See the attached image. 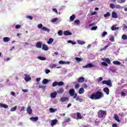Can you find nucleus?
Returning <instances> with one entry per match:
<instances>
[{
	"label": "nucleus",
	"mask_w": 127,
	"mask_h": 127,
	"mask_svg": "<svg viewBox=\"0 0 127 127\" xmlns=\"http://www.w3.org/2000/svg\"><path fill=\"white\" fill-rule=\"evenodd\" d=\"M102 97H104L103 93L100 91H97L92 94L89 98L91 100H95L96 101L102 99Z\"/></svg>",
	"instance_id": "1"
},
{
	"label": "nucleus",
	"mask_w": 127,
	"mask_h": 127,
	"mask_svg": "<svg viewBox=\"0 0 127 127\" xmlns=\"http://www.w3.org/2000/svg\"><path fill=\"white\" fill-rule=\"evenodd\" d=\"M107 116V111L104 110H99L98 112V116L99 119H103Z\"/></svg>",
	"instance_id": "2"
},
{
	"label": "nucleus",
	"mask_w": 127,
	"mask_h": 127,
	"mask_svg": "<svg viewBox=\"0 0 127 127\" xmlns=\"http://www.w3.org/2000/svg\"><path fill=\"white\" fill-rule=\"evenodd\" d=\"M69 94L71 97H73V99H76V97H77V93H75V90L74 89H71L69 90Z\"/></svg>",
	"instance_id": "3"
},
{
	"label": "nucleus",
	"mask_w": 127,
	"mask_h": 127,
	"mask_svg": "<svg viewBox=\"0 0 127 127\" xmlns=\"http://www.w3.org/2000/svg\"><path fill=\"white\" fill-rule=\"evenodd\" d=\"M102 83L103 85H107V86H109L110 87H112V81L111 80H103L102 81Z\"/></svg>",
	"instance_id": "4"
},
{
	"label": "nucleus",
	"mask_w": 127,
	"mask_h": 127,
	"mask_svg": "<svg viewBox=\"0 0 127 127\" xmlns=\"http://www.w3.org/2000/svg\"><path fill=\"white\" fill-rule=\"evenodd\" d=\"M25 77L24 80L26 82H29V81H30L31 80V77L27 74H24Z\"/></svg>",
	"instance_id": "5"
},
{
	"label": "nucleus",
	"mask_w": 127,
	"mask_h": 127,
	"mask_svg": "<svg viewBox=\"0 0 127 127\" xmlns=\"http://www.w3.org/2000/svg\"><path fill=\"white\" fill-rule=\"evenodd\" d=\"M51 81V80H48L46 78H44L42 81V84H43V85H47V84H48V83Z\"/></svg>",
	"instance_id": "6"
},
{
	"label": "nucleus",
	"mask_w": 127,
	"mask_h": 127,
	"mask_svg": "<svg viewBox=\"0 0 127 127\" xmlns=\"http://www.w3.org/2000/svg\"><path fill=\"white\" fill-rule=\"evenodd\" d=\"M103 92H104L106 95H109V94H110V89L106 87L103 88Z\"/></svg>",
	"instance_id": "7"
},
{
	"label": "nucleus",
	"mask_w": 127,
	"mask_h": 127,
	"mask_svg": "<svg viewBox=\"0 0 127 127\" xmlns=\"http://www.w3.org/2000/svg\"><path fill=\"white\" fill-rule=\"evenodd\" d=\"M61 102L64 103V102H67L69 101V98L68 97H61L60 98Z\"/></svg>",
	"instance_id": "8"
},
{
	"label": "nucleus",
	"mask_w": 127,
	"mask_h": 127,
	"mask_svg": "<svg viewBox=\"0 0 127 127\" xmlns=\"http://www.w3.org/2000/svg\"><path fill=\"white\" fill-rule=\"evenodd\" d=\"M102 61L106 62L107 64H111V60L108 58L102 59Z\"/></svg>",
	"instance_id": "9"
},
{
	"label": "nucleus",
	"mask_w": 127,
	"mask_h": 127,
	"mask_svg": "<svg viewBox=\"0 0 127 127\" xmlns=\"http://www.w3.org/2000/svg\"><path fill=\"white\" fill-rule=\"evenodd\" d=\"M112 17L113 18H118L119 17V16H118V14H117V12L115 11H113L112 13Z\"/></svg>",
	"instance_id": "10"
},
{
	"label": "nucleus",
	"mask_w": 127,
	"mask_h": 127,
	"mask_svg": "<svg viewBox=\"0 0 127 127\" xmlns=\"http://www.w3.org/2000/svg\"><path fill=\"white\" fill-rule=\"evenodd\" d=\"M77 82L78 83H83L85 82V78L83 77H80L78 78Z\"/></svg>",
	"instance_id": "11"
},
{
	"label": "nucleus",
	"mask_w": 127,
	"mask_h": 127,
	"mask_svg": "<svg viewBox=\"0 0 127 127\" xmlns=\"http://www.w3.org/2000/svg\"><path fill=\"white\" fill-rule=\"evenodd\" d=\"M57 93H58V94H63V93H64V88H63V87L60 88L57 90Z\"/></svg>",
	"instance_id": "12"
},
{
	"label": "nucleus",
	"mask_w": 127,
	"mask_h": 127,
	"mask_svg": "<svg viewBox=\"0 0 127 127\" xmlns=\"http://www.w3.org/2000/svg\"><path fill=\"white\" fill-rule=\"evenodd\" d=\"M42 49L43 50H45V51H47V50H48V49H49L48 46H47V45H46V44H43L42 45Z\"/></svg>",
	"instance_id": "13"
},
{
	"label": "nucleus",
	"mask_w": 127,
	"mask_h": 127,
	"mask_svg": "<svg viewBox=\"0 0 127 127\" xmlns=\"http://www.w3.org/2000/svg\"><path fill=\"white\" fill-rule=\"evenodd\" d=\"M57 123H58V121L57 120H56V119L52 120L51 126L52 127H53V126H55V125H56Z\"/></svg>",
	"instance_id": "14"
},
{
	"label": "nucleus",
	"mask_w": 127,
	"mask_h": 127,
	"mask_svg": "<svg viewBox=\"0 0 127 127\" xmlns=\"http://www.w3.org/2000/svg\"><path fill=\"white\" fill-rule=\"evenodd\" d=\"M36 47L37 48H41L42 47V43L40 42H39L36 44Z\"/></svg>",
	"instance_id": "15"
},
{
	"label": "nucleus",
	"mask_w": 127,
	"mask_h": 127,
	"mask_svg": "<svg viewBox=\"0 0 127 127\" xmlns=\"http://www.w3.org/2000/svg\"><path fill=\"white\" fill-rule=\"evenodd\" d=\"M27 112L29 115H31V114H32V109H31L30 106L27 107Z\"/></svg>",
	"instance_id": "16"
},
{
	"label": "nucleus",
	"mask_w": 127,
	"mask_h": 127,
	"mask_svg": "<svg viewBox=\"0 0 127 127\" xmlns=\"http://www.w3.org/2000/svg\"><path fill=\"white\" fill-rule=\"evenodd\" d=\"M64 35H65V36H67L68 35H72V33H71L70 31H64Z\"/></svg>",
	"instance_id": "17"
},
{
	"label": "nucleus",
	"mask_w": 127,
	"mask_h": 127,
	"mask_svg": "<svg viewBox=\"0 0 127 127\" xmlns=\"http://www.w3.org/2000/svg\"><path fill=\"white\" fill-rule=\"evenodd\" d=\"M93 67H94L93 64L90 63L84 66L83 68H92Z\"/></svg>",
	"instance_id": "18"
},
{
	"label": "nucleus",
	"mask_w": 127,
	"mask_h": 127,
	"mask_svg": "<svg viewBox=\"0 0 127 127\" xmlns=\"http://www.w3.org/2000/svg\"><path fill=\"white\" fill-rule=\"evenodd\" d=\"M57 95V92H56L51 93V97L53 99H55V98H56Z\"/></svg>",
	"instance_id": "19"
},
{
	"label": "nucleus",
	"mask_w": 127,
	"mask_h": 127,
	"mask_svg": "<svg viewBox=\"0 0 127 127\" xmlns=\"http://www.w3.org/2000/svg\"><path fill=\"white\" fill-rule=\"evenodd\" d=\"M76 117H77V120H81L83 117H82V115L80 114V113L77 112L76 113Z\"/></svg>",
	"instance_id": "20"
},
{
	"label": "nucleus",
	"mask_w": 127,
	"mask_h": 127,
	"mask_svg": "<svg viewBox=\"0 0 127 127\" xmlns=\"http://www.w3.org/2000/svg\"><path fill=\"white\" fill-rule=\"evenodd\" d=\"M75 98V100L77 102H79V103H82V102H83V99L80 98V96H76Z\"/></svg>",
	"instance_id": "21"
},
{
	"label": "nucleus",
	"mask_w": 127,
	"mask_h": 127,
	"mask_svg": "<svg viewBox=\"0 0 127 127\" xmlns=\"http://www.w3.org/2000/svg\"><path fill=\"white\" fill-rule=\"evenodd\" d=\"M114 119L116 122H118V123H121V120L119 119V116H118V115L116 114L115 115Z\"/></svg>",
	"instance_id": "22"
},
{
	"label": "nucleus",
	"mask_w": 127,
	"mask_h": 127,
	"mask_svg": "<svg viewBox=\"0 0 127 127\" xmlns=\"http://www.w3.org/2000/svg\"><path fill=\"white\" fill-rule=\"evenodd\" d=\"M42 30H44V31H47L48 32H50V29L46 27H43L42 28Z\"/></svg>",
	"instance_id": "23"
},
{
	"label": "nucleus",
	"mask_w": 127,
	"mask_h": 127,
	"mask_svg": "<svg viewBox=\"0 0 127 127\" xmlns=\"http://www.w3.org/2000/svg\"><path fill=\"white\" fill-rule=\"evenodd\" d=\"M84 88L81 87L80 88V89L79 90L78 94L79 95H82V94H84Z\"/></svg>",
	"instance_id": "24"
},
{
	"label": "nucleus",
	"mask_w": 127,
	"mask_h": 127,
	"mask_svg": "<svg viewBox=\"0 0 127 127\" xmlns=\"http://www.w3.org/2000/svg\"><path fill=\"white\" fill-rule=\"evenodd\" d=\"M0 107H1V108H4V109H7V108H8V106L4 104H0Z\"/></svg>",
	"instance_id": "25"
},
{
	"label": "nucleus",
	"mask_w": 127,
	"mask_h": 127,
	"mask_svg": "<svg viewBox=\"0 0 127 127\" xmlns=\"http://www.w3.org/2000/svg\"><path fill=\"white\" fill-rule=\"evenodd\" d=\"M38 59H39V60H41L42 61H44L46 60V58L43 57L42 56H39L38 57Z\"/></svg>",
	"instance_id": "26"
},
{
	"label": "nucleus",
	"mask_w": 127,
	"mask_h": 127,
	"mask_svg": "<svg viewBox=\"0 0 127 127\" xmlns=\"http://www.w3.org/2000/svg\"><path fill=\"white\" fill-rule=\"evenodd\" d=\"M30 120L31 121H34V122H37V121H38V117H31Z\"/></svg>",
	"instance_id": "27"
},
{
	"label": "nucleus",
	"mask_w": 127,
	"mask_h": 127,
	"mask_svg": "<svg viewBox=\"0 0 127 127\" xmlns=\"http://www.w3.org/2000/svg\"><path fill=\"white\" fill-rule=\"evenodd\" d=\"M17 109V106H15L14 107L11 108L10 109V112H15L16 111V109Z\"/></svg>",
	"instance_id": "28"
},
{
	"label": "nucleus",
	"mask_w": 127,
	"mask_h": 127,
	"mask_svg": "<svg viewBox=\"0 0 127 127\" xmlns=\"http://www.w3.org/2000/svg\"><path fill=\"white\" fill-rule=\"evenodd\" d=\"M3 40L4 42H8L9 41L10 39L9 37H4L3 39Z\"/></svg>",
	"instance_id": "29"
},
{
	"label": "nucleus",
	"mask_w": 127,
	"mask_h": 127,
	"mask_svg": "<svg viewBox=\"0 0 127 127\" xmlns=\"http://www.w3.org/2000/svg\"><path fill=\"white\" fill-rule=\"evenodd\" d=\"M53 41H54L53 38H51L49 39V41H48L47 43L48 44H51L53 42Z\"/></svg>",
	"instance_id": "30"
},
{
	"label": "nucleus",
	"mask_w": 127,
	"mask_h": 127,
	"mask_svg": "<svg viewBox=\"0 0 127 127\" xmlns=\"http://www.w3.org/2000/svg\"><path fill=\"white\" fill-rule=\"evenodd\" d=\"M113 63L114 65H121V62L119 61H114Z\"/></svg>",
	"instance_id": "31"
},
{
	"label": "nucleus",
	"mask_w": 127,
	"mask_h": 127,
	"mask_svg": "<svg viewBox=\"0 0 127 127\" xmlns=\"http://www.w3.org/2000/svg\"><path fill=\"white\" fill-rule=\"evenodd\" d=\"M75 17L76 16H75V15H72L70 17L69 19L71 21H74V19H75Z\"/></svg>",
	"instance_id": "32"
},
{
	"label": "nucleus",
	"mask_w": 127,
	"mask_h": 127,
	"mask_svg": "<svg viewBox=\"0 0 127 127\" xmlns=\"http://www.w3.org/2000/svg\"><path fill=\"white\" fill-rule=\"evenodd\" d=\"M104 17H109V16H111V13L109 12H107L106 14H104Z\"/></svg>",
	"instance_id": "33"
},
{
	"label": "nucleus",
	"mask_w": 127,
	"mask_h": 127,
	"mask_svg": "<svg viewBox=\"0 0 127 127\" xmlns=\"http://www.w3.org/2000/svg\"><path fill=\"white\" fill-rule=\"evenodd\" d=\"M109 40H110L111 42H115V37H114V36H111Z\"/></svg>",
	"instance_id": "34"
},
{
	"label": "nucleus",
	"mask_w": 127,
	"mask_h": 127,
	"mask_svg": "<svg viewBox=\"0 0 127 127\" xmlns=\"http://www.w3.org/2000/svg\"><path fill=\"white\" fill-rule=\"evenodd\" d=\"M58 34L59 35V36H62V35H63V31H62L61 30H60L58 32Z\"/></svg>",
	"instance_id": "35"
},
{
	"label": "nucleus",
	"mask_w": 127,
	"mask_h": 127,
	"mask_svg": "<svg viewBox=\"0 0 127 127\" xmlns=\"http://www.w3.org/2000/svg\"><path fill=\"white\" fill-rule=\"evenodd\" d=\"M77 43L78 44H80L81 45H83V44H85V42L83 41L78 40L77 41Z\"/></svg>",
	"instance_id": "36"
},
{
	"label": "nucleus",
	"mask_w": 127,
	"mask_h": 127,
	"mask_svg": "<svg viewBox=\"0 0 127 127\" xmlns=\"http://www.w3.org/2000/svg\"><path fill=\"white\" fill-rule=\"evenodd\" d=\"M122 39H123V40H127V35H125V34L123 35L122 36Z\"/></svg>",
	"instance_id": "37"
},
{
	"label": "nucleus",
	"mask_w": 127,
	"mask_h": 127,
	"mask_svg": "<svg viewBox=\"0 0 127 127\" xmlns=\"http://www.w3.org/2000/svg\"><path fill=\"white\" fill-rule=\"evenodd\" d=\"M75 60L76 61H78V62H81L83 61V60L81 58H78V57L75 58Z\"/></svg>",
	"instance_id": "38"
},
{
	"label": "nucleus",
	"mask_w": 127,
	"mask_h": 127,
	"mask_svg": "<svg viewBox=\"0 0 127 127\" xmlns=\"http://www.w3.org/2000/svg\"><path fill=\"white\" fill-rule=\"evenodd\" d=\"M110 7L112 9L116 8V5H115V4H114V3H111L110 4Z\"/></svg>",
	"instance_id": "39"
},
{
	"label": "nucleus",
	"mask_w": 127,
	"mask_h": 127,
	"mask_svg": "<svg viewBox=\"0 0 127 127\" xmlns=\"http://www.w3.org/2000/svg\"><path fill=\"white\" fill-rule=\"evenodd\" d=\"M67 43H71L72 45H75V44H76V42H73L71 40H68Z\"/></svg>",
	"instance_id": "40"
},
{
	"label": "nucleus",
	"mask_w": 127,
	"mask_h": 127,
	"mask_svg": "<svg viewBox=\"0 0 127 127\" xmlns=\"http://www.w3.org/2000/svg\"><path fill=\"white\" fill-rule=\"evenodd\" d=\"M50 112L51 113H55L56 112V109H54L52 108H50Z\"/></svg>",
	"instance_id": "41"
},
{
	"label": "nucleus",
	"mask_w": 127,
	"mask_h": 127,
	"mask_svg": "<svg viewBox=\"0 0 127 127\" xmlns=\"http://www.w3.org/2000/svg\"><path fill=\"white\" fill-rule=\"evenodd\" d=\"M64 82L62 81L58 82V86H63Z\"/></svg>",
	"instance_id": "42"
},
{
	"label": "nucleus",
	"mask_w": 127,
	"mask_h": 127,
	"mask_svg": "<svg viewBox=\"0 0 127 127\" xmlns=\"http://www.w3.org/2000/svg\"><path fill=\"white\" fill-rule=\"evenodd\" d=\"M101 65H102V66L107 67V66H108V64H107L106 62H103L101 63Z\"/></svg>",
	"instance_id": "43"
},
{
	"label": "nucleus",
	"mask_w": 127,
	"mask_h": 127,
	"mask_svg": "<svg viewBox=\"0 0 127 127\" xmlns=\"http://www.w3.org/2000/svg\"><path fill=\"white\" fill-rule=\"evenodd\" d=\"M56 86H58V82L55 81L53 83V87H56Z\"/></svg>",
	"instance_id": "44"
},
{
	"label": "nucleus",
	"mask_w": 127,
	"mask_h": 127,
	"mask_svg": "<svg viewBox=\"0 0 127 127\" xmlns=\"http://www.w3.org/2000/svg\"><path fill=\"white\" fill-rule=\"evenodd\" d=\"M90 15L91 16H93V15H97V12L96 11H94L93 12H92V11H91L90 12Z\"/></svg>",
	"instance_id": "45"
},
{
	"label": "nucleus",
	"mask_w": 127,
	"mask_h": 127,
	"mask_svg": "<svg viewBox=\"0 0 127 127\" xmlns=\"http://www.w3.org/2000/svg\"><path fill=\"white\" fill-rule=\"evenodd\" d=\"M107 34H108V32H107L106 31H104L102 34V36L105 37L106 35H107Z\"/></svg>",
	"instance_id": "46"
},
{
	"label": "nucleus",
	"mask_w": 127,
	"mask_h": 127,
	"mask_svg": "<svg viewBox=\"0 0 127 127\" xmlns=\"http://www.w3.org/2000/svg\"><path fill=\"white\" fill-rule=\"evenodd\" d=\"M57 20H58V18H54L52 19L51 21H52V22H56V21H57Z\"/></svg>",
	"instance_id": "47"
},
{
	"label": "nucleus",
	"mask_w": 127,
	"mask_h": 127,
	"mask_svg": "<svg viewBox=\"0 0 127 127\" xmlns=\"http://www.w3.org/2000/svg\"><path fill=\"white\" fill-rule=\"evenodd\" d=\"M112 30H113V31H115V30H117V29H119V28H117L114 26H113L112 27V28H111Z\"/></svg>",
	"instance_id": "48"
},
{
	"label": "nucleus",
	"mask_w": 127,
	"mask_h": 127,
	"mask_svg": "<svg viewBox=\"0 0 127 127\" xmlns=\"http://www.w3.org/2000/svg\"><path fill=\"white\" fill-rule=\"evenodd\" d=\"M59 64H66V62H64L63 61H60L59 62Z\"/></svg>",
	"instance_id": "49"
},
{
	"label": "nucleus",
	"mask_w": 127,
	"mask_h": 127,
	"mask_svg": "<svg viewBox=\"0 0 127 127\" xmlns=\"http://www.w3.org/2000/svg\"><path fill=\"white\" fill-rule=\"evenodd\" d=\"M39 88L40 89H43L44 90H45V88H46V86H44V85H42V86H39Z\"/></svg>",
	"instance_id": "50"
},
{
	"label": "nucleus",
	"mask_w": 127,
	"mask_h": 127,
	"mask_svg": "<svg viewBox=\"0 0 127 127\" xmlns=\"http://www.w3.org/2000/svg\"><path fill=\"white\" fill-rule=\"evenodd\" d=\"M79 87H80V84L79 83H77L75 85V89H76V90H77V89L79 88Z\"/></svg>",
	"instance_id": "51"
},
{
	"label": "nucleus",
	"mask_w": 127,
	"mask_h": 127,
	"mask_svg": "<svg viewBox=\"0 0 127 127\" xmlns=\"http://www.w3.org/2000/svg\"><path fill=\"white\" fill-rule=\"evenodd\" d=\"M21 28V25H17L15 26L16 29H19V28Z\"/></svg>",
	"instance_id": "52"
},
{
	"label": "nucleus",
	"mask_w": 127,
	"mask_h": 127,
	"mask_svg": "<svg viewBox=\"0 0 127 127\" xmlns=\"http://www.w3.org/2000/svg\"><path fill=\"white\" fill-rule=\"evenodd\" d=\"M26 18H29V19H30V20L33 19V17H32V16H31V15L26 16Z\"/></svg>",
	"instance_id": "53"
},
{
	"label": "nucleus",
	"mask_w": 127,
	"mask_h": 127,
	"mask_svg": "<svg viewBox=\"0 0 127 127\" xmlns=\"http://www.w3.org/2000/svg\"><path fill=\"white\" fill-rule=\"evenodd\" d=\"M70 122V118H66L64 120V123H69Z\"/></svg>",
	"instance_id": "54"
},
{
	"label": "nucleus",
	"mask_w": 127,
	"mask_h": 127,
	"mask_svg": "<svg viewBox=\"0 0 127 127\" xmlns=\"http://www.w3.org/2000/svg\"><path fill=\"white\" fill-rule=\"evenodd\" d=\"M123 30H125V29H127V26L125 24H123Z\"/></svg>",
	"instance_id": "55"
},
{
	"label": "nucleus",
	"mask_w": 127,
	"mask_h": 127,
	"mask_svg": "<svg viewBox=\"0 0 127 127\" xmlns=\"http://www.w3.org/2000/svg\"><path fill=\"white\" fill-rule=\"evenodd\" d=\"M98 28V26H96L91 28V30H96Z\"/></svg>",
	"instance_id": "56"
},
{
	"label": "nucleus",
	"mask_w": 127,
	"mask_h": 127,
	"mask_svg": "<svg viewBox=\"0 0 127 127\" xmlns=\"http://www.w3.org/2000/svg\"><path fill=\"white\" fill-rule=\"evenodd\" d=\"M74 23L79 24V23H80V21L79 20H76L74 21Z\"/></svg>",
	"instance_id": "57"
},
{
	"label": "nucleus",
	"mask_w": 127,
	"mask_h": 127,
	"mask_svg": "<svg viewBox=\"0 0 127 127\" xmlns=\"http://www.w3.org/2000/svg\"><path fill=\"white\" fill-rule=\"evenodd\" d=\"M43 26V25H42V24H38V28H42V27Z\"/></svg>",
	"instance_id": "58"
},
{
	"label": "nucleus",
	"mask_w": 127,
	"mask_h": 127,
	"mask_svg": "<svg viewBox=\"0 0 127 127\" xmlns=\"http://www.w3.org/2000/svg\"><path fill=\"white\" fill-rule=\"evenodd\" d=\"M53 10L54 11V12H56V13H58V11H57V9L56 8H53Z\"/></svg>",
	"instance_id": "59"
},
{
	"label": "nucleus",
	"mask_w": 127,
	"mask_h": 127,
	"mask_svg": "<svg viewBox=\"0 0 127 127\" xmlns=\"http://www.w3.org/2000/svg\"><path fill=\"white\" fill-rule=\"evenodd\" d=\"M98 82H101V81H103V77H100L98 79Z\"/></svg>",
	"instance_id": "60"
},
{
	"label": "nucleus",
	"mask_w": 127,
	"mask_h": 127,
	"mask_svg": "<svg viewBox=\"0 0 127 127\" xmlns=\"http://www.w3.org/2000/svg\"><path fill=\"white\" fill-rule=\"evenodd\" d=\"M45 73L46 74H48L49 73H50V70L49 69H46L45 70Z\"/></svg>",
	"instance_id": "61"
},
{
	"label": "nucleus",
	"mask_w": 127,
	"mask_h": 127,
	"mask_svg": "<svg viewBox=\"0 0 127 127\" xmlns=\"http://www.w3.org/2000/svg\"><path fill=\"white\" fill-rule=\"evenodd\" d=\"M83 87L84 89H87V88H88V86H87V84H84Z\"/></svg>",
	"instance_id": "62"
},
{
	"label": "nucleus",
	"mask_w": 127,
	"mask_h": 127,
	"mask_svg": "<svg viewBox=\"0 0 127 127\" xmlns=\"http://www.w3.org/2000/svg\"><path fill=\"white\" fill-rule=\"evenodd\" d=\"M95 23H92L91 24H89V27H91V26H93L95 25Z\"/></svg>",
	"instance_id": "63"
},
{
	"label": "nucleus",
	"mask_w": 127,
	"mask_h": 127,
	"mask_svg": "<svg viewBox=\"0 0 127 127\" xmlns=\"http://www.w3.org/2000/svg\"><path fill=\"white\" fill-rule=\"evenodd\" d=\"M112 127H118V125L116 124H114L113 125H112Z\"/></svg>",
	"instance_id": "64"
}]
</instances>
